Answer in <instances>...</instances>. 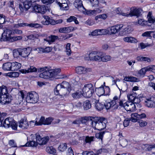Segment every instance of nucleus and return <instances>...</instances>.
<instances>
[{"mask_svg":"<svg viewBox=\"0 0 155 155\" xmlns=\"http://www.w3.org/2000/svg\"><path fill=\"white\" fill-rule=\"evenodd\" d=\"M0 102L2 103H9L11 101V96L9 95L7 87L2 85L0 87Z\"/></svg>","mask_w":155,"mask_h":155,"instance_id":"nucleus-4","label":"nucleus"},{"mask_svg":"<svg viewBox=\"0 0 155 155\" xmlns=\"http://www.w3.org/2000/svg\"><path fill=\"white\" fill-rule=\"evenodd\" d=\"M12 32L11 30L8 29L5 30L3 33L2 34V37L0 38L1 41H9L11 38V35Z\"/></svg>","mask_w":155,"mask_h":155,"instance_id":"nucleus-11","label":"nucleus"},{"mask_svg":"<svg viewBox=\"0 0 155 155\" xmlns=\"http://www.w3.org/2000/svg\"><path fill=\"white\" fill-rule=\"evenodd\" d=\"M66 155H74L73 150L71 147L68 148Z\"/></svg>","mask_w":155,"mask_h":155,"instance_id":"nucleus-64","label":"nucleus"},{"mask_svg":"<svg viewBox=\"0 0 155 155\" xmlns=\"http://www.w3.org/2000/svg\"><path fill=\"white\" fill-rule=\"evenodd\" d=\"M33 9L35 12L41 13L42 14H44L46 11V8L45 6L38 5H35L34 6Z\"/></svg>","mask_w":155,"mask_h":155,"instance_id":"nucleus-16","label":"nucleus"},{"mask_svg":"<svg viewBox=\"0 0 155 155\" xmlns=\"http://www.w3.org/2000/svg\"><path fill=\"white\" fill-rule=\"evenodd\" d=\"M0 127H4L5 128L11 127L14 130H16L17 128V125L13 119L7 118L4 120L3 117H0Z\"/></svg>","mask_w":155,"mask_h":155,"instance_id":"nucleus-3","label":"nucleus"},{"mask_svg":"<svg viewBox=\"0 0 155 155\" xmlns=\"http://www.w3.org/2000/svg\"><path fill=\"white\" fill-rule=\"evenodd\" d=\"M111 59V57L109 55H106L104 56L102 53L101 61L104 62H105L110 60Z\"/></svg>","mask_w":155,"mask_h":155,"instance_id":"nucleus-36","label":"nucleus"},{"mask_svg":"<svg viewBox=\"0 0 155 155\" xmlns=\"http://www.w3.org/2000/svg\"><path fill=\"white\" fill-rule=\"evenodd\" d=\"M8 18L3 14H0V24L5 23L7 21Z\"/></svg>","mask_w":155,"mask_h":155,"instance_id":"nucleus-35","label":"nucleus"},{"mask_svg":"<svg viewBox=\"0 0 155 155\" xmlns=\"http://www.w3.org/2000/svg\"><path fill=\"white\" fill-rule=\"evenodd\" d=\"M83 106L84 109L85 110H87L90 109L91 107V102L88 100H86L83 102Z\"/></svg>","mask_w":155,"mask_h":155,"instance_id":"nucleus-24","label":"nucleus"},{"mask_svg":"<svg viewBox=\"0 0 155 155\" xmlns=\"http://www.w3.org/2000/svg\"><path fill=\"white\" fill-rule=\"evenodd\" d=\"M75 7L81 12H84L85 9L82 4V2L81 0H75L74 3Z\"/></svg>","mask_w":155,"mask_h":155,"instance_id":"nucleus-14","label":"nucleus"},{"mask_svg":"<svg viewBox=\"0 0 155 155\" xmlns=\"http://www.w3.org/2000/svg\"><path fill=\"white\" fill-rule=\"evenodd\" d=\"M71 88L69 83L66 81L58 84L54 89V94L63 97L70 93Z\"/></svg>","mask_w":155,"mask_h":155,"instance_id":"nucleus-2","label":"nucleus"},{"mask_svg":"<svg viewBox=\"0 0 155 155\" xmlns=\"http://www.w3.org/2000/svg\"><path fill=\"white\" fill-rule=\"evenodd\" d=\"M148 21L149 23H154L155 22V18L152 16V13L149 12L147 15Z\"/></svg>","mask_w":155,"mask_h":155,"instance_id":"nucleus-31","label":"nucleus"},{"mask_svg":"<svg viewBox=\"0 0 155 155\" xmlns=\"http://www.w3.org/2000/svg\"><path fill=\"white\" fill-rule=\"evenodd\" d=\"M90 70V69H87L82 66H78L76 68V71L79 74H85Z\"/></svg>","mask_w":155,"mask_h":155,"instance_id":"nucleus-19","label":"nucleus"},{"mask_svg":"<svg viewBox=\"0 0 155 155\" xmlns=\"http://www.w3.org/2000/svg\"><path fill=\"white\" fill-rule=\"evenodd\" d=\"M45 119L44 117H41L38 122H36L35 124L36 125H41L42 124L45 125Z\"/></svg>","mask_w":155,"mask_h":155,"instance_id":"nucleus-44","label":"nucleus"},{"mask_svg":"<svg viewBox=\"0 0 155 155\" xmlns=\"http://www.w3.org/2000/svg\"><path fill=\"white\" fill-rule=\"evenodd\" d=\"M138 61H144L149 62L150 61V58L147 57H143L141 56H138L136 58Z\"/></svg>","mask_w":155,"mask_h":155,"instance_id":"nucleus-38","label":"nucleus"},{"mask_svg":"<svg viewBox=\"0 0 155 155\" xmlns=\"http://www.w3.org/2000/svg\"><path fill=\"white\" fill-rule=\"evenodd\" d=\"M153 33V32L152 31H146L142 34V36L143 37H148L151 38L152 36L151 35V34Z\"/></svg>","mask_w":155,"mask_h":155,"instance_id":"nucleus-47","label":"nucleus"},{"mask_svg":"<svg viewBox=\"0 0 155 155\" xmlns=\"http://www.w3.org/2000/svg\"><path fill=\"white\" fill-rule=\"evenodd\" d=\"M106 121L104 118H100L92 122V126H95V129L101 130L106 127Z\"/></svg>","mask_w":155,"mask_h":155,"instance_id":"nucleus-6","label":"nucleus"},{"mask_svg":"<svg viewBox=\"0 0 155 155\" xmlns=\"http://www.w3.org/2000/svg\"><path fill=\"white\" fill-rule=\"evenodd\" d=\"M99 30H96L91 33L89 34V35H92L93 36L99 35Z\"/></svg>","mask_w":155,"mask_h":155,"instance_id":"nucleus-58","label":"nucleus"},{"mask_svg":"<svg viewBox=\"0 0 155 155\" xmlns=\"http://www.w3.org/2000/svg\"><path fill=\"white\" fill-rule=\"evenodd\" d=\"M46 151L50 154H53L56 152V150L52 147H47L46 149Z\"/></svg>","mask_w":155,"mask_h":155,"instance_id":"nucleus-41","label":"nucleus"},{"mask_svg":"<svg viewBox=\"0 0 155 155\" xmlns=\"http://www.w3.org/2000/svg\"><path fill=\"white\" fill-rule=\"evenodd\" d=\"M13 55L14 57L17 58L21 57L20 48L14 50Z\"/></svg>","mask_w":155,"mask_h":155,"instance_id":"nucleus-33","label":"nucleus"},{"mask_svg":"<svg viewBox=\"0 0 155 155\" xmlns=\"http://www.w3.org/2000/svg\"><path fill=\"white\" fill-rule=\"evenodd\" d=\"M37 71V69L35 67L30 66L27 69H21L20 71L23 74H26L30 72H35Z\"/></svg>","mask_w":155,"mask_h":155,"instance_id":"nucleus-18","label":"nucleus"},{"mask_svg":"<svg viewBox=\"0 0 155 155\" xmlns=\"http://www.w3.org/2000/svg\"><path fill=\"white\" fill-rule=\"evenodd\" d=\"M71 44L70 43H67L66 45V52L67 54L68 55H70L71 53V51L70 49Z\"/></svg>","mask_w":155,"mask_h":155,"instance_id":"nucleus-52","label":"nucleus"},{"mask_svg":"<svg viewBox=\"0 0 155 155\" xmlns=\"http://www.w3.org/2000/svg\"><path fill=\"white\" fill-rule=\"evenodd\" d=\"M80 124H83L84 125H86L87 122V120L85 119V117L82 118L81 119H80Z\"/></svg>","mask_w":155,"mask_h":155,"instance_id":"nucleus-63","label":"nucleus"},{"mask_svg":"<svg viewBox=\"0 0 155 155\" xmlns=\"http://www.w3.org/2000/svg\"><path fill=\"white\" fill-rule=\"evenodd\" d=\"M98 30L99 34V35L107 34L109 33V31L107 29Z\"/></svg>","mask_w":155,"mask_h":155,"instance_id":"nucleus-50","label":"nucleus"},{"mask_svg":"<svg viewBox=\"0 0 155 155\" xmlns=\"http://www.w3.org/2000/svg\"><path fill=\"white\" fill-rule=\"evenodd\" d=\"M88 0L92 7L97 8L99 6V1L98 0Z\"/></svg>","mask_w":155,"mask_h":155,"instance_id":"nucleus-37","label":"nucleus"},{"mask_svg":"<svg viewBox=\"0 0 155 155\" xmlns=\"http://www.w3.org/2000/svg\"><path fill=\"white\" fill-rule=\"evenodd\" d=\"M7 76L10 77H17L19 76V74L18 72H11L7 74Z\"/></svg>","mask_w":155,"mask_h":155,"instance_id":"nucleus-39","label":"nucleus"},{"mask_svg":"<svg viewBox=\"0 0 155 155\" xmlns=\"http://www.w3.org/2000/svg\"><path fill=\"white\" fill-rule=\"evenodd\" d=\"M146 71H152L153 72V65H150L144 67Z\"/></svg>","mask_w":155,"mask_h":155,"instance_id":"nucleus-61","label":"nucleus"},{"mask_svg":"<svg viewBox=\"0 0 155 155\" xmlns=\"http://www.w3.org/2000/svg\"><path fill=\"white\" fill-rule=\"evenodd\" d=\"M82 93L80 91H78L72 94V97L74 98H78L81 96Z\"/></svg>","mask_w":155,"mask_h":155,"instance_id":"nucleus-42","label":"nucleus"},{"mask_svg":"<svg viewBox=\"0 0 155 155\" xmlns=\"http://www.w3.org/2000/svg\"><path fill=\"white\" fill-rule=\"evenodd\" d=\"M95 106L96 108L98 110H102L104 107V104L99 102L96 103Z\"/></svg>","mask_w":155,"mask_h":155,"instance_id":"nucleus-34","label":"nucleus"},{"mask_svg":"<svg viewBox=\"0 0 155 155\" xmlns=\"http://www.w3.org/2000/svg\"><path fill=\"white\" fill-rule=\"evenodd\" d=\"M36 140L38 144L42 145L45 144L48 141L49 138L48 137H46L41 138L38 134H36Z\"/></svg>","mask_w":155,"mask_h":155,"instance_id":"nucleus-13","label":"nucleus"},{"mask_svg":"<svg viewBox=\"0 0 155 155\" xmlns=\"http://www.w3.org/2000/svg\"><path fill=\"white\" fill-rule=\"evenodd\" d=\"M39 96L38 94L34 91L28 93L26 97L27 102L35 104L38 101Z\"/></svg>","mask_w":155,"mask_h":155,"instance_id":"nucleus-10","label":"nucleus"},{"mask_svg":"<svg viewBox=\"0 0 155 155\" xmlns=\"http://www.w3.org/2000/svg\"><path fill=\"white\" fill-rule=\"evenodd\" d=\"M137 94L135 93L134 94H130L129 96H128V97L129 99L131 101V102H132L134 99L137 97Z\"/></svg>","mask_w":155,"mask_h":155,"instance_id":"nucleus-55","label":"nucleus"},{"mask_svg":"<svg viewBox=\"0 0 155 155\" xmlns=\"http://www.w3.org/2000/svg\"><path fill=\"white\" fill-rule=\"evenodd\" d=\"M67 148V145L66 143H62L58 147L59 150L61 151H64Z\"/></svg>","mask_w":155,"mask_h":155,"instance_id":"nucleus-46","label":"nucleus"},{"mask_svg":"<svg viewBox=\"0 0 155 155\" xmlns=\"http://www.w3.org/2000/svg\"><path fill=\"white\" fill-rule=\"evenodd\" d=\"M105 133L104 131H102L99 133H96L95 134V137L97 138L100 139L102 141V138Z\"/></svg>","mask_w":155,"mask_h":155,"instance_id":"nucleus-40","label":"nucleus"},{"mask_svg":"<svg viewBox=\"0 0 155 155\" xmlns=\"http://www.w3.org/2000/svg\"><path fill=\"white\" fill-rule=\"evenodd\" d=\"M128 32L127 31V29L125 28L119 32V35L121 36H123L127 34Z\"/></svg>","mask_w":155,"mask_h":155,"instance_id":"nucleus-62","label":"nucleus"},{"mask_svg":"<svg viewBox=\"0 0 155 155\" xmlns=\"http://www.w3.org/2000/svg\"><path fill=\"white\" fill-rule=\"evenodd\" d=\"M108 30L109 31V33H110L112 34H115L118 31L116 26H113L109 28Z\"/></svg>","mask_w":155,"mask_h":155,"instance_id":"nucleus-32","label":"nucleus"},{"mask_svg":"<svg viewBox=\"0 0 155 155\" xmlns=\"http://www.w3.org/2000/svg\"><path fill=\"white\" fill-rule=\"evenodd\" d=\"M119 106L123 107L127 111L134 112L135 110L136 105L131 101H127L124 104L122 101L120 100L118 102Z\"/></svg>","mask_w":155,"mask_h":155,"instance_id":"nucleus-8","label":"nucleus"},{"mask_svg":"<svg viewBox=\"0 0 155 155\" xmlns=\"http://www.w3.org/2000/svg\"><path fill=\"white\" fill-rule=\"evenodd\" d=\"M135 79V78L134 77H126L124 79V80L126 81H134V79Z\"/></svg>","mask_w":155,"mask_h":155,"instance_id":"nucleus-60","label":"nucleus"},{"mask_svg":"<svg viewBox=\"0 0 155 155\" xmlns=\"http://www.w3.org/2000/svg\"><path fill=\"white\" fill-rule=\"evenodd\" d=\"M140 127H142L145 126L147 124V122L142 120H140L138 121Z\"/></svg>","mask_w":155,"mask_h":155,"instance_id":"nucleus-56","label":"nucleus"},{"mask_svg":"<svg viewBox=\"0 0 155 155\" xmlns=\"http://www.w3.org/2000/svg\"><path fill=\"white\" fill-rule=\"evenodd\" d=\"M53 120V118L51 117L47 118L45 119V125H48L50 124Z\"/></svg>","mask_w":155,"mask_h":155,"instance_id":"nucleus-51","label":"nucleus"},{"mask_svg":"<svg viewBox=\"0 0 155 155\" xmlns=\"http://www.w3.org/2000/svg\"><path fill=\"white\" fill-rule=\"evenodd\" d=\"M37 70L38 72H43L40 74L39 77L41 78L46 79L52 78L59 79L63 78L61 76L58 75L60 71V70L59 69L51 70L50 68L45 67L38 68Z\"/></svg>","mask_w":155,"mask_h":155,"instance_id":"nucleus-1","label":"nucleus"},{"mask_svg":"<svg viewBox=\"0 0 155 155\" xmlns=\"http://www.w3.org/2000/svg\"><path fill=\"white\" fill-rule=\"evenodd\" d=\"M130 119L129 118H127L124 120L123 122V125L125 127H127L129 125L130 121Z\"/></svg>","mask_w":155,"mask_h":155,"instance_id":"nucleus-57","label":"nucleus"},{"mask_svg":"<svg viewBox=\"0 0 155 155\" xmlns=\"http://www.w3.org/2000/svg\"><path fill=\"white\" fill-rule=\"evenodd\" d=\"M59 6L61 7V8L62 10H67L69 9L68 5L67 3V2Z\"/></svg>","mask_w":155,"mask_h":155,"instance_id":"nucleus-49","label":"nucleus"},{"mask_svg":"<svg viewBox=\"0 0 155 155\" xmlns=\"http://www.w3.org/2000/svg\"><path fill=\"white\" fill-rule=\"evenodd\" d=\"M132 117H135L138 118L139 120L140 119L144 118L146 117V115L144 113L138 114L137 113H134L132 114Z\"/></svg>","mask_w":155,"mask_h":155,"instance_id":"nucleus-30","label":"nucleus"},{"mask_svg":"<svg viewBox=\"0 0 155 155\" xmlns=\"http://www.w3.org/2000/svg\"><path fill=\"white\" fill-rule=\"evenodd\" d=\"M123 39L126 42L136 43L137 42V39L133 37H126L124 38Z\"/></svg>","mask_w":155,"mask_h":155,"instance_id":"nucleus-26","label":"nucleus"},{"mask_svg":"<svg viewBox=\"0 0 155 155\" xmlns=\"http://www.w3.org/2000/svg\"><path fill=\"white\" fill-rule=\"evenodd\" d=\"M86 11V14L87 15H96L95 13V11L94 10H86L85 9V10H84V12Z\"/></svg>","mask_w":155,"mask_h":155,"instance_id":"nucleus-53","label":"nucleus"},{"mask_svg":"<svg viewBox=\"0 0 155 155\" xmlns=\"http://www.w3.org/2000/svg\"><path fill=\"white\" fill-rule=\"evenodd\" d=\"M102 152L101 149H100L97 151L96 153H94L93 151H85L83 152V155H99Z\"/></svg>","mask_w":155,"mask_h":155,"instance_id":"nucleus-27","label":"nucleus"},{"mask_svg":"<svg viewBox=\"0 0 155 155\" xmlns=\"http://www.w3.org/2000/svg\"><path fill=\"white\" fill-rule=\"evenodd\" d=\"M31 5V4L29 0H21L19 8L21 11L23 12L24 10H27Z\"/></svg>","mask_w":155,"mask_h":155,"instance_id":"nucleus-12","label":"nucleus"},{"mask_svg":"<svg viewBox=\"0 0 155 155\" xmlns=\"http://www.w3.org/2000/svg\"><path fill=\"white\" fill-rule=\"evenodd\" d=\"M120 96L119 97L115 96L113 98V100L111 101H109L107 100L105 101L104 106L107 109H108L112 107L115 106V107L117 108L119 106L118 102L119 101Z\"/></svg>","mask_w":155,"mask_h":155,"instance_id":"nucleus-7","label":"nucleus"},{"mask_svg":"<svg viewBox=\"0 0 155 155\" xmlns=\"http://www.w3.org/2000/svg\"><path fill=\"white\" fill-rule=\"evenodd\" d=\"M21 51V57L23 58H25L28 57L30 53L32 48L31 47H28L27 48L21 49L20 48Z\"/></svg>","mask_w":155,"mask_h":155,"instance_id":"nucleus-15","label":"nucleus"},{"mask_svg":"<svg viewBox=\"0 0 155 155\" xmlns=\"http://www.w3.org/2000/svg\"><path fill=\"white\" fill-rule=\"evenodd\" d=\"M102 52L93 51L90 53L88 57L85 58L86 60H90L94 61H101Z\"/></svg>","mask_w":155,"mask_h":155,"instance_id":"nucleus-9","label":"nucleus"},{"mask_svg":"<svg viewBox=\"0 0 155 155\" xmlns=\"http://www.w3.org/2000/svg\"><path fill=\"white\" fill-rule=\"evenodd\" d=\"M58 38V37L57 36L51 35L48 37L44 39V40L48 42L49 44H51L54 42Z\"/></svg>","mask_w":155,"mask_h":155,"instance_id":"nucleus-22","label":"nucleus"},{"mask_svg":"<svg viewBox=\"0 0 155 155\" xmlns=\"http://www.w3.org/2000/svg\"><path fill=\"white\" fill-rule=\"evenodd\" d=\"M18 127L22 129H27L29 127V125L28 122L24 119H21L18 122Z\"/></svg>","mask_w":155,"mask_h":155,"instance_id":"nucleus-17","label":"nucleus"},{"mask_svg":"<svg viewBox=\"0 0 155 155\" xmlns=\"http://www.w3.org/2000/svg\"><path fill=\"white\" fill-rule=\"evenodd\" d=\"M146 105L148 107H155V101L150 99H147L146 101Z\"/></svg>","mask_w":155,"mask_h":155,"instance_id":"nucleus-28","label":"nucleus"},{"mask_svg":"<svg viewBox=\"0 0 155 155\" xmlns=\"http://www.w3.org/2000/svg\"><path fill=\"white\" fill-rule=\"evenodd\" d=\"M20 27H21L25 26H29L31 27H34L36 28H38L41 27L40 24L38 23H31L30 24H28L26 23H19Z\"/></svg>","mask_w":155,"mask_h":155,"instance_id":"nucleus-20","label":"nucleus"},{"mask_svg":"<svg viewBox=\"0 0 155 155\" xmlns=\"http://www.w3.org/2000/svg\"><path fill=\"white\" fill-rule=\"evenodd\" d=\"M143 10L141 8L135 9L132 11H130L131 17L136 16L137 17L140 16L142 15Z\"/></svg>","mask_w":155,"mask_h":155,"instance_id":"nucleus-21","label":"nucleus"},{"mask_svg":"<svg viewBox=\"0 0 155 155\" xmlns=\"http://www.w3.org/2000/svg\"><path fill=\"white\" fill-rule=\"evenodd\" d=\"M44 19L42 21V23L44 25H48L50 24L49 22V17L48 16H44Z\"/></svg>","mask_w":155,"mask_h":155,"instance_id":"nucleus-45","label":"nucleus"},{"mask_svg":"<svg viewBox=\"0 0 155 155\" xmlns=\"http://www.w3.org/2000/svg\"><path fill=\"white\" fill-rule=\"evenodd\" d=\"M12 71H17L21 67V64L17 62H11Z\"/></svg>","mask_w":155,"mask_h":155,"instance_id":"nucleus-23","label":"nucleus"},{"mask_svg":"<svg viewBox=\"0 0 155 155\" xmlns=\"http://www.w3.org/2000/svg\"><path fill=\"white\" fill-rule=\"evenodd\" d=\"M11 62H8L4 63L2 69L5 71H12Z\"/></svg>","mask_w":155,"mask_h":155,"instance_id":"nucleus-29","label":"nucleus"},{"mask_svg":"<svg viewBox=\"0 0 155 155\" xmlns=\"http://www.w3.org/2000/svg\"><path fill=\"white\" fill-rule=\"evenodd\" d=\"M94 137L93 136H87L85 139V142L86 143H90L91 141L94 140Z\"/></svg>","mask_w":155,"mask_h":155,"instance_id":"nucleus-54","label":"nucleus"},{"mask_svg":"<svg viewBox=\"0 0 155 155\" xmlns=\"http://www.w3.org/2000/svg\"><path fill=\"white\" fill-rule=\"evenodd\" d=\"M67 21L69 22H70L72 21H74L76 24H78V22L77 20V18L73 16H71L69 18L67 19Z\"/></svg>","mask_w":155,"mask_h":155,"instance_id":"nucleus-43","label":"nucleus"},{"mask_svg":"<svg viewBox=\"0 0 155 155\" xmlns=\"http://www.w3.org/2000/svg\"><path fill=\"white\" fill-rule=\"evenodd\" d=\"M95 91L97 94L99 96L104 95L105 93L104 87L103 86L96 88Z\"/></svg>","mask_w":155,"mask_h":155,"instance_id":"nucleus-25","label":"nucleus"},{"mask_svg":"<svg viewBox=\"0 0 155 155\" xmlns=\"http://www.w3.org/2000/svg\"><path fill=\"white\" fill-rule=\"evenodd\" d=\"M82 95L86 97H91L94 93V90L93 85L91 84H85L82 90Z\"/></svg>","mask_w":155,"mask_h":155,"instance_id":"nucleus-5","label":"nucleus"},{"mask_svg":"<svg viewBox=\"0 0 155 155\" xmlns=\"http://www.w3.org/2000/svg\"><path fill=\"white\" fill-rule=\"evenodd\" d=\"M107 16L106 14H103L97 16L95 17V19L96 20H97L98 18H101L104 20L107 18Z\"/></svg>","mask_w":155,"mask_h":155,"instance_id":"nucleus-48","label":"nucleus"},{"mask_svg":"<svg viewBox=\"0 0 155 155\" xmlns=\"http://www.w3.org/2000/svg\"><path fill=\"white\" fill-rule=\"evenodd\" d=\"M104 91L105 92L104 95H109V93L110 92V90L109 87L105 86V87H104Z\"/></svg>","mask_w":155,"mask_h":155,"instance_id":"nucleus-59","label":"nucleus"}]
</instances>
